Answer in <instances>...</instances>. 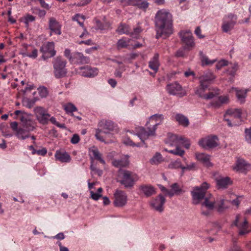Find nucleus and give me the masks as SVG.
<instances>
[{
	"label": "nucleus",
	"mask_w": 251,
	"mask_h": 251,
	"mask_svg": "<svg viewBox=\"0 0 251 251\" xmlns=\"http://www.w3.org/2000/svg\"><path fill=\"white\" fill-rule=\"evenodd\" d=\"M184 138L178 137L176 135H171L169 136L167 143L171 146H175L176 148L174 150H165L166 151L174 155L182 156L185 153V151L181 149L179 146L183 144Z\"/></svg>",
	"instance_id": "5"
},
{
	"label": "nucleus",
	"mask_w": 251,
	"mask_h": 251,
	"mask_svg": "<svg viewBox=\"0 0 251 251\" xmlns=\"http://www.w3.org/2000/svg\"><path fill=\"white\" fill-rule=\"evenodd\" d=\"M89 155L91 160V164H93L94 160H97L103 165L105 164V161L102 158V154L97 148L93 147L89 149Z\"/></svg>",
	"instance_id": "20"
},
{
	"label": "nucleus",
	"mask_w": 251,
	"mask_h": 251,
	"mask_svg": "<svg viewBox=\"0 0 251 251\" xmlns=\"http://www.w3.org/2000/svg\"><path fill=\"white\" fill-rule=\"evenodd\" d=\"M215 180L216 187L218 189H226L233 183L231 178L228 176L224 177L220 176L216 177Z\"/></svg>",
	"instance_id": "19"
},
{
	"label": "nucleus",
	"mask_w": 251,
	"mask_h": 251,
	"mask_svg": "<svg viewBox=\"0 0 251 251\" xmlns=\"http://www.w3.org/2000/svg\"><path fill=\"white\" fill-rule=\"evenodd\" d=\"M14 114L16 116L15 119H19L23 123V125L31 119L30 114L22 110H16L14 112Z\"/></svg>",
	"instance_id": "27"
},
{
	"label": "nucleus",
	"mask_w": 251,
	"mask_h": 251,
	"mask_svg": "<svg viewBox=\"0 0 251 251\" xmlns=\"http://www.w3.org/2000/svg\"><path fill=\"white\" fill-rule=\"evenodd\" d=\"M216 61V59L212 60H210L207 57L203 56L201 58V63L202 65H212Z\"/></svg>",
	"instance_id": "47"
},
{
	"label": "nucleus",
	"mask_w": 251,
	"mask_h": 251,
	"mask_svg": "<svg viewBox=\"0 0 251 251\" xmlns=\"http://www.w3.org/2000/svg\"><path fill=\"white\" fill-rule=\"evenodd\" d=\"M67 61L60 56L56 57L53 62L54 75L56 78H60L65 77L67 73L66 68Z\"/></svg>",
	"instance_id": "7"
},
{
	"label": "nucleus",
	"mask_w": 251,
	"mask_h": 251,
	"mask_svg": "<svg viewBox=\"0 0 251 251\" xmlns=\"http://www.w3.org/2000/svg\"><path fill=\"white\" fill-rule=\"evenodd\" d=\"M209 188V184L206 182H203L200 186L195 187L191 191L193 203L194 204L200 203L203 200L207 193V190Z\"/></svg>",
	"instance_id": "3"
},
{
	"label": "nucleus",
	"mask_w": 251,
	"mask_h": 251,
	"mask_svg": "<svg viewBox=\"0 0 251 251\" xmlns=\"http://www.w3.org/2000/svg\"><path fill=\"white\" fill-rule=\"evenodd\" d=\"M163 161L161 154L156 152L154 155L150 159V162L151 165H158Z\"/></svg>",
	"instance_id": "42"
},
{
	"label": "nucleus",
	"mask_w": 251,
	"mask_h": 251,
	"mask_svg": "<svg viewBox=\"0 0 251 251\" xmlns=\"http://www.w3.org/2000/svg\"><path fill=\"white\" fill-rule=\"evenodd\" d=\"M216 76L210 71H207L203 73L198 77L200 83L206 84L208 86L211 84L215 79Z\"/></svg>",
	"instance_id": "21"
},
{
	"label": "nucleus",
	"mask_w": 251,
	"mask_h": 251,
	"mask_svg": "<svg viewBox=\"0 0 251 251\" xmlns=\"http://www.w3.org/2000/svg\"><path fill=\"white\" fill-rule=\"evenodd\" d=\"M179 35L183 43L185 45L186 49L191 50L194 48L195 43L192 33L190 31H181L179 32Z\"/></svg>",
	"instance_id": "13"
},
{
	"label": "nucleus",
	"mask_w": 251,
	"mask_h": 251,
	"mask_svg": "<svg viewBox=\"0 0 251 251\" xmlns=\"http://www.w3.org/2000/svg\"><path fill=\"white\" fill-rule=\"evenodd\" d=\"M80 69L81 75L84 77H93L98 74V70L96 68L85 66L80 67Z\"/></svg>",
	"instance_id": "23"
},
{
	"label": "nucleus",
	"mask_w": 251,
	"mask_h": 251,
	"mask_svg": "<svg viewBox=\"0 0 251 251\" xmlns=\"http://www.w3.org/2000/svg\"><path fill=\"white\" fill-rule=\"evenodd\" d=\"M241 221V217L239 215H238L236 217L235 220L234 221V225L236 226L239 231V234L240 235H243L248 233L250 230L248 229V224L247 220L246 218H244L243 221Z\"/></svg>",
	"instance_id": "17"
},
{
	"label": "nucleus",
	"mask_w": 251,
	"mask_h": 251,
	"mask_svg": "<svg viewBox=\"0 0 251 251\" xmlns=\"http://www.w3.org/2000/svg\"><path fill=\"white\" fill-rule=\"evenodd\" d=\"M49 28L57 35L61 34V26L54 18H50L49 21Z\"/></svg>",
	"instance_id": "26"
},
{
	"label": "nucleus",
	"mask_w": 251,
	"mask_h": 251,
	"mask_svg": "<svg viewBox=\"0 0 251 251\" xmlns=\"http://www.w3.org/2000/svg\"><path fill=\"white\" fill-rule=\"evenodd\" d=\"M39 95L42 98H45L48 95V90L45 87H40L38 89Z\"/></svg>",
	"instance_id": "48"
},
{
	"label": "nucleus",
	"mask_w": 251,
	"mask_h": 251,
	"mask_svg": "<svg viewBox=\"0 0 251 251\" xmlns=\"http://www.w3.org/2000/svg\"><path fill=\"white\" fill-rule=\"evenodd\" d=\"M49 121H50V122L53 124V125L56 126L58 127L63 128L65 127L64 125H61L58 122H57L56 120V119L53 117H51L49 118Z\"/></svg>",
	"instance_id": "56"
},
{
	"label": "nucleus",
	"mask_w": 251,
	"mask_h": 251,
	"mask_svg": "<svg viewBox=\"0 0 251 251\" xmlns=\"http://www.w3.org/2000/svg\"><path fill=\"white\" fill-rule=\"evenodd\" d=\"M201 30L200 26H198L196 27L195 30V34L198 37V38L200 39L203 38L204 36L201 34Z\"/></svg>",
	"instance_id": "58"
},
{
	"label": "nucleus",
	"mask_w": 251,
	"mask_h": 251,
	"mask_svg": "<svg viewBox=\"0 0 251 251\" xmlns=\"http://www.w3.org/2000/svg\"><path fill=\"white\" fill-rule=\"evenodd\" d=\"M79 17H81L83 20L85 19V17L83 15H80L79 14H76V15H75V16H74V17H73V20H74V21H76L78 22V23L79 24V25L82 26V27H84V24H83V22H79L78 21V18Z\"/></svg>",
	"instance_id": "55"
},
{
	"label": "nucleus",
	"mask_w": 251,
	"mask_h": 251,
	"mask_svg": "<svg viewBox=\"0 0 251 251\" xmlns=\"http://www.w3.org/2000/svg\"><path fill=\"white\" fill-rule=\"evenodd\" d=\"M208 86L206 84L200 83L199 86L197 88L195 91V94L198 95L201 98H203L204 96V92L207 89Z\"/></svg>",
	"instance_id": "44"
},
{
	"label": "nucleus",
	"mask_w": 251,
	"mask_h": 251,
	"mask_svg": "<svg viewBox=\"0 0 251 251\" xmlns=\"http://www.w3.org/2000/svg\"><path fill=\"white\" fill-rule=\"evenodd\" d=\"M203 202H201V214L205 216H208L210 211L212 210L215 206V201L213 199V197L211 194L208 193L203 200Z\"/></svg>",
	"instance_id": "11"
},
{
	"label": "nucleus",
	"mask_w": 251,
	"mask_h": 251,
	"mask_svg": "<svg viewBox=\"0 0 251 251\" xmlns=\"http://www.w3.org/2000/svg\"><path fill=\"white\" fill-rule=\"evenodd\" d=\"M164 118L162 114H154L151 116L149 122L146 124L147 129L141 127L140 132L137 134L138 136L142 141L147 139L150 136L154 135L156 126L160 124Z\"/></svg>",
	"instance_id": "2"
},
{
	"label": "nucleus",
	"mask_w": 251,
	"mask_h": 251,
	"mask_svg": "<svg viewBox=\"0 0 251 251\" xmlns=\"http://www.w3.org/2000/svg\"><path fill=\"white\" fill-rule=\"evenodd\" d=\"M140 191L147 197H150L155 193L154 188L151 185H141Z\"/></svg>",
	"instance_id": "32"
},
{
	"label": "nucleus",
	"mask_w": 251,
	"mask_h": 251,
	"mask_svg": "<svg viewBox=\"0 0 251 251\" xmlns=\"http://www.w3.org/2000/svg\"><path fill=\"white\" fill-rule=\"evenodd\" d=\"M89 62V58L84 56V55L79 52H75L73 53V58L72 63L75 64H87Z\"/></svg>",
	"instance_id": "24"
},
{
	"label": "nucleus",
	"mask_w": 251,
	"mask_h": 251,
	"mask_svg": "<svg viewBox=\"0 0 251 251\" xmlns=\"http://www.w3.org/2000/svg\"><path fill=\"white\" fill-rule=\"evenodd\" d=\"M232 90L236 92V95L238 100L241 102H243L246 97L247 91L238 90L236 88H232Z\"/></svg>",
	"instance_id": "41"
},
{
	"label": "nucleus",
	"mask_w": 251,
	"mask_h": 251,
	"mask_svg": "<svg viewBox=\"0 0 251 251\" xmlns=\"http://www.w3.org/2000/svg\"><path fill=\"white\" fill-rule=\"evenodd\" d=\"M40 52L42 53V57L44 59L50 58L55 55L56 51L54 50V44L53 42H48L43 44L40 49Z\"/></svg>",
	"instance_id": "14"
},
{
	"label": "nucleus",
	"mask_w": 251,
	"mask_h": 251,
	"mask_svg": "<svg viewBox=\"0 0 251 251\" xmlns=\"http://www.w3.org/2000/svg\"><path fill=\"white\" fill-rule=\"evenodd\" d=\"M237 19V16L233 14H229L226 16L223 20L221 27L222 31L226 33L231 31L236 24Z\"/></svg>",
	"instance_id": "12"
},
{
	"label": "nucleus",
	"mask_w": 251,
	"mask_h": 251,
	"mask_svg": "<svg viewBox=\"0 0 251 251\" xmlns=\"http://www.w3.org/2000/svg\"><path fill=\"white\" fill-rule=\"evenodd\" d=\"M79 136L77 134H74L71 140V142L73 144H77L79 141Z\"/></svg>",
	"instance_id": "62"
},
{
	"label": "nucleus",
	"mask_w": 251,
	"mask_h": 251,
	"mask_svg": "<svg viewBox=\"0 0 251 251\" xmlns=\"http://www.w3.org/2000/svg\"><path fill=\"white\" fill-rule=\"evenodd\" d=\"M130 27L126 24L121 23L119 25L116 32L120 34L130 35Z\"/></svg>",
	"instance_id": "34"
},
{
	"label": "nucleus",
	"mask_w": 251,
	"mask_h": 251,
	"mask_svg": "<svg viewBox=\"0 0 251 251\" xmlns=\"http://www.w3.org/2000/svg\"><path fill=\"white\" fill-rule=\"evenodd\" d=\"M156 37L166 38L173 32L172 15L169 10L162 9L158 10L154 17Z\"/></svg>",
	"instance_id": "1"
},
{
	"label": "nucleus",
	"mask_w": 251,
	"mask_h": 251,
	"mask_svg": "<svg viewBox=\"0 0 251 251\" xmlns=\"http://www.w3.org/2000/svg\"><path fill=\"white\" fill-rule=\"evenodd\" d=\"M65 56L69 59L70 62H72L73 58V55H71V50L69 49H65L64 51Z\"/></svg>",
	"instance_id": "59"
},
{
	"label": "nucleus",
	"mask_w": 251,
	"mask_h": 251,
	"mask_svg": "<svg viewBox=\"0 0 251 251\" xmlns=\"http://www.w3.org/2000/svg\"><path fill=\"white\" fill-rule=\"evenodd\" d=\"M56 160L61 162H69L71 160L70 155L65 151H57L55 153Z\"/></svg>",
	"instance_id": "29"
},
{
	"label": "nucleus",
	"mask_w": 251,
	"mask_h": 251,
	"mask_svg": "<svg viewBox=\"0 0 251 251\" xmlns=\"http://www.w3.org/2000/svg\"><path fill=\"white\" fill-rule=\"evenodd\" d=\"M140 0H121L122 2L128 5H137Z\"/></svg>",
	"instance_id": "52"
},
{
	"label": "nucleus",
	"mask_w": 251,
	"mask_h": 251,
	"mask_svg": "<svg viewBox=\"0 0 251 251\" xmlns=\"http://www.w3.org/2000/svg\"><path fill=\"white\" fill-rule=\"evenodd\" d=\"M35 103L34 100H27L26 102V106L29 108H31Z\"/></svg>",
	"instance_id": "63"
},
{
	"label": "nucleus",
	"mask_w": 251,
	"mask_h": 251,
	"mask_svg": "<svg viewBox=\"0 0 251 251\" xmlns=\"http://www.w3.org/2000/svg\"><path fill=\"white\" fill-rule=\"evenodd\" d=\"M128 201L127 195L123 191L116 190L113 194V204L116 207L125 206Z\"/></svg>",
	"instance_id": "8"
},
{
	"label": "nucleus",
	"mask_w": 251,
	"mask_h": 251,
	"mask_svg": "<svg viewBox=\"0 0 251 251\" xmlns=\"http://www.w3.org/2000/svg\"><path fill=\"white\" fill-rule=\"evenodd\" d=\"M229 102V97L228 96H222L219 97L217 100L212 102V105L214 107H219L223 104H226Z\"/></svg>",
	"instance_id": "33"
},
{
	"label": "nucleus",
	"mask_w": 251,
	"mask_h": 251,
	"mask_svg": "<svg viewBox=\"0 0 251 251\" xmlns=\"http://www.w3.org/2000/svg\"><path fill=\"white\" fill-rule=\"evenodd\" d=\"M165 201V198L159 195L156 198L151 202V205L156 211L162 212L163 210V205Z\"/></svg>",
	"instance_id": "22"
},
{
	"label": "nucleus",
	"mask_w": 251,
	"mask_h": 251,
	"mask_svg": "<svg viewBox=\"0 0 251 251\" xmlns=\"http://www.w3.org/2000/svg\"><path fill=\"white\" fill-rule=\"evenodd\" d=\"M99 128L97 129L96 133V138L101 142H104L102 136L101 134L103 132L105 134L110 133L112 131L115 127V124L110 120L103 119L98 124Z\"/></svg>",
	"instance_id": "4"
},
{
	"label": "nucleus",
	"mask_w": 251,
	"mask_h": 251,
	"mask_svg": "<svg viewBox=\"0 0 251 251\" xmlns=\"http://www.w3.org/2000/svg\"><path fill=\"white\" fill-rule=\"evenodd\" d=\"M29 132L25 129L19 127L16 132L15 135L20 140H25L29 137Z\"/></svg>",
	"instance_id": "36"
},
{
	"label": "nucleus",
	"mask_w": 251,
	"mask_h": 251,
	"mask_svg": "<svg viewBox=\"0 0 251 251\" xmlns=\"http://www.w3.org/2000/svg\"><path fill=\"white\" fill-rule=\"evenodd\" d=\"M91 170L95 173L97 174L99 176H101L102 174V171L98 169L93 164H91L90 166Z\"/></svg>",
	"instance_id": "53"
},
{
	"label": "nucleus",
	"mask_w": 251,
	"mask_h": 251,
	"mask_svg": "<svg viewBox=\"0 0 251 251\" xmlns=\"http://www.w3.org/2000/svg\"><path fill=\"white\" fill-rule=\"evenodd\" d=\"M79 17H81L83 20L85 19V17L83 15H80L79 14H76V15H75V16H74V17H73V20H74V21H76L78 22V23L79 24V25L82 26V27H84V24H83V22H79L78 21V18Z\"/></svg>",
	"instance_id": "54"
},
{
	"label": "nucleus",
	"mask_w": 251,
	"mask_h": 251,
	"mask_svg": "<svg viewBox=\"0 0 251 251\" xmlns=\"http://www.w3.org/2000/svg\"><path fill=\"white\" fill-rule=\"evenodd\" d=\"M24 50L21 52L23 57L35 59L38 56V50L33 46L25 44L23 45Z\"/></svg>",
	"instance_id": "18"
},
{
	"label": "nucleus",
	"mask_w": 251,
	"mask_h": 251,
	"mask_svg": "<svg viewBox=\"0 0 251 251\" xmlns=\"http://www.w3.org/2000/svg\"><path fill=\"white\" fill-rule=\"evenodd\" d=\"M35 20V17L32 15H28L25 18V24L26 25H28V23L29 22H33Z\"/></svg>",
	"instance_id": "60"
},
{
	"label": "nucleus",
	"mask_w": 251,
	"mask_h": 251,
	"mask_svg": "<svg viewBox=\"0 0 251 251\" xmlns=\"http://www.w3.org/2000/svg\"><path fill=\"white\" fill-rule=\"evenodd\" d=\"M166 90L169 94L176 95L179 97H182L186 95L185 91L176 82L168 84L166 86Z\"/></svg>",
	"instance_id": "15"
},
{
	"label": "nucleus",
	"mask_w": 251,
	"mask_h": 251,
	"mask_svg": "<svg viewBox=\"0 0 251 251\" xmlns=\"http://www.w3.org/2000/svg\"><path fill=\"white\" fill-rule=\"evenodd\" d=\"M229 201H225L224 199H221L217 207V211L219 212H222L229 207Z\"/></svg>",
	"instance_id": "40"
},
{
	"label": "nucleus",
	"mask_w": 251,
	"mask_h": 251,
	"mask_svg": "<svg viewBox=\"0 0 251 251\" xmlns=\"http://www.w3.org/2000/svg\"><path fill=\"white\" fill-rule=\"evenodd\" d=\"M196 156L197 159L201 162L204 165L206 166H211V164L209 160V156L203 153H196Z\"/></svg>",
	"instance_id": "35"
},
{
	"label": "nucleus",
	"mask_w": 251,
	"mask_h": 251,
	"mask_svg": "<svg viewBox=\"0 0 251 251\" xmlns=\"http://www.w3.org/2000/svg\"><path fill=\"white\" fill-rule=\"evenodd\" d=\"M195 165L194 163L192 164V165H188L186 167H182L181 165V163L179 160H176L175 161L171 162L168 165V168L171 169H176L179 168H181L183 170L185 169H191V168L194 167Z\"/></svg>",
	"instance_id": "30"
},
{
	"label": "nucleus",
	"mask_w": 251,
	"mask_h": 251,
	"mask_svg": "<svg viewBox=\"0 0 251 251\" xmlns=\"http://www.w3.org/2000/svg\"><path fill=\"white\" fill-rule=\"evenodd\" d=\"M33 112L37 120L40 124L46 125L48 123L50 115L44 107L36 106L34 108Z\"/></svg>",
	"instance_id": "10"
},
{
	"label": "nucleus",
	"mask_w": 251,
	"mask_h": 251,
	"mask_svg": "<svg viewBox=\"0 0 251 251\" xmlns=\"http://www.w3.org/2000/svg\"><path fill=\"white\" fill-rule=\"evenodd\" d=\"M228 64V61L225 59H222L218 61V62L217 63V64L216 65V68L217 69L220 70L222 67L227 66Z\"/></svg>",
	"instance_id": "49"
},
{
	"label": "nucleus",
	"mask_w": 251,
	"mask_h": 251,
	"mask_svg": "<svg viewBox=\"0 0 251 251\" xmlns=\"http://www.w3.org/2000/svg\"><path fill=\"white\" fill-rule=\"evenodd\" d=\"M171 191H167V195L172 197L174 195H178L183 192L182 189L179 187L176 183L173 184L171 186Z\"/></svg>",
	"instance_id": "31"
},
{
	"label": "nucleus",
	"mask_w": 251,
	"mask_h": 251,
	"mask_svg": "<svg viewBox=\"0 0 251 251\" xmlns=\"http://www.w3.org/2000/svg\"><path fill=\"white\" fill-rule=\"evenodd\" d=\"M64 109L67 114H72L77 110L76 107L72 103H68L64 105Z\"/></svg>",
	"instance_id": "45"
},
{
	"label": "nucleus",
	"mask_w": 251,
	"mask_h": 251,
	"mask_svg": "<svg viewBox=\"0 0 251 251\" xmlns=\"http://www.w3.org/2000/svg\"><path fill=\"white\" fill-rule=\"evenodd\" d=\"M130 41V39H127L126 37H123L119 39L117 43V48L120 49L128 48Z\"/></svg>",
	"instance_id": "39"
},
{
	"label": "nucleus",
	"mask_w": 251,
	"mask_h": 251,
	"mask_svg": "<svg viewBox=\"0 0 251 251\" xmlns=\"http://www.w3.org/2000/svg\"><path fill=\"white\" fill-rule=\"evenodd\" d=\"M24 127L28 131H32L35 128V122L31 119L23 124Z\"/></svg>",
	"instance_id": "46"
},
{
	"label": "nucleus",
	"mask_w": 251,
	"mask_h": 251,
	"mask_svg": "<svg viewBox=\"0 0 251 251\" xmlns=\"http://www.w3.org/2000/svg\"><path fill=\"white\" fill-rule=\"evenodd\" d=\"M10 126L13 130L17 131L18 130V123L16 122H13L10 123Z\"/></svg>",
	"instance_id": "64"
},
{
	"label": "nucleus",
	"mask_w": 251,
	"mask_h": 251,
	"mask_svg": "<svg viewBox=\"0 0 251 251\" xmlns=\"http://www.w3.org/2000/svg\"><path fill=\"white\" fill-rule=\"evenodd\" d=\"M242 111L240 109H230L227 110L224 116V119L228 122L229 126H236L237 124L234 119L240 120Z\"/></svg>",
	"instance_id": "9"
},
{
	"label": "nucleus",
	"mask_w": 251,
	"mask_h": 251,
	"mask_svg": "<svg viewBox=\"0 0 251 251\" xmlns=\"http://www.w3.org/2000/svg\"><path fill=\"white\" fill-rule=\"evenodd\" d=\"M199 144L205 149L213 148L218 146V139L215 136H208L201 139Z\"/></svg>",
	"instance_id": "16"
},
{
	"label": "nucleus",
	"mask_w": 251,
	"mask_h": 251,
	"mask_svg": "<svg viewBox=\"0 0 251 251\" xmlns=\"http://www.w3.org/2000/svg\"><path fill=\"white\" fill-rule=\"evenodd\" d=\"M47 153V150L46 148H43L41 150H36V154H37L39 155L44 156Z\"/></svg>",
	"instance_id": "61"
},
{
	"label": "nucleus",
	"mask_w": 251,
	"mask_h": 251,
	"mask_svg": "<svg viewBox=\"0 0 251 251\" xmlns=\"http://www.w3.org/2000/svg\"><path fill=\"white\" fill-rule=\"evenodd\" d=\"M90 193L91 198L95 201L98 200L102 196L101 194L98 193H94L93 191H90Z\"/></svg>",
	"instance_id": "57"
},
{
	"label": "nucleus",
	"mask_w": 251,
	"mask_h": 251,
	"mask_svg": "<svg viewBox=\"0 0 251 251\" xmlns=\"http://www.w3.org/2000/svg\"><path fill=\"white\" fill-rule=\"evenodd\" d=\"M143 31V28L138 24L136 27L133 28V31L130 32V36L133 38L138 39L140 37V33Z\"/></svg>",
	"instance_id": "43"
},
{
	"label": "nucleus",
	"mask_w": 251,
	"mask_h": 251,
	"mask_svg": "<svg viewBox=\"0 0 251 251\" xmlns=\"http://www.w3.org/2000/svg\"><path fill=\"white\" fill-rule=\"evenodd\" d=\"M176 119L179 125L187 127L189 124L188 119L182 114H177L176 116Z\"/></svg>",
	"instance_id": "38"
},
{
	"label": "nucleus",
	"mask_w": 251,
	"mask_h": 251,
	"mask_svg": "<svg viewBox=\"0 0 251 251\" xmlns=\"http://www.w3.org/2000/svg\"><path fill=\"white\" fill-rule=\"evenodd\" d=\"M118 177L120 178V183L126 188L132 187L136 181L135 175L126 170L120 169Z\"/></svg>",
	"instance_id": "6"
},
{
	"label": "nucleus",
	"mask_w": 251,
	"mask_h": 251,
	"mask_svg": "<svg viewBox=\"0 0 251 251\" xmlns=\"http://www.w3.org/2000/svg\"><path fill=\"white\" fill-rule=\"evenodd\" d=\"M141 9H146L149 6V3L145 0H140L137 5Z\"/></svg>",
	"instance_id": "51"
},
{
	"label": "nucleus",
	"mask_w": 251,
	"mask_h": 251,
	"mask_svg": "<svg viewBox=\"0 0 251 251\" xmlns=\"http://www.w3.org/2000/svg\"><path fill=\"white\" fill-rule=\"evenodd\" d=\"M129 156L128 155H125L124 157L121 159H115L112 161V164L113 166L121 168L126 167L129 165Z\"/></svg>",
	"instance_id": "25"
},
{
	"label": "nucleus",
	"mask_w": 251,
	"mask_h": 251,
	"mask_svg": "<svg viewBox=\"0 0 251 251\" xmlns=\"http://www.w3.org/2000/svg\"><path fill=\"white\" fill-rule=\"evenodd\" d=\"M159 65L158 61V54H155L152 59L149 62V67L156 72Z\"/></svg>",
	"instance_id": "37"
},
{
	"label": "nucleus",
	"mask_w": 251,
	"mask_h": 251,
	"mask_svg": "<svg viewBox=\"0 0 251 251\" xmlns=\"http://www.w3.org/2000/svg\"><path fill=\"white\" fill-rule=\"evenodd\" d=\"M250 166V165L247 163L245 160L242 159H238L236 164L233 166V169L236 171L244 172Z\"/></svg>",
	"instance_id": "28"
},
{
	"label": "nucleus",
	"mask_w": 251,
	"mask_h": 251,
	"mask_svg": "<svg viewBox=\"0 0 251 251\" xmlns=\"http://www.w3.org/2000/svg\"><path fill=\"white\" fill-rule=\"evenodd\" d=\"M245 139L248 143L251 144V127L250 128H246L245 130Z\"/></svg>",
	"instance_id": "50"
}]
</instances>
